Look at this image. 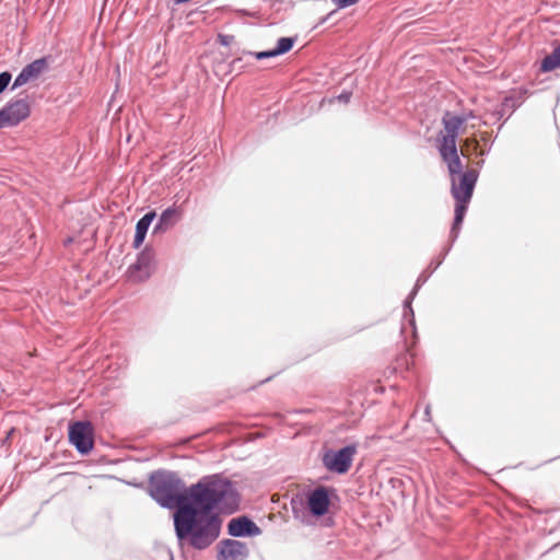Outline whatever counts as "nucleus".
Here are the masks:
<instances>
[{
    "label": "nucleus",
    "mask_w": 560,
    "mask_h": 560,
    "mask_svg": "<svg viewBox=\"0 0 560 560\" xmlns=\"http://www.w3.org/2000/svg\"><path fill=\"white\" fill-rule=\"evenodd\" d=\"M293 46V39L290 37H281L278 40L277 47L272 50L268 51H260L257 52L255 56L257 59H264L269 57H275L281 54L288 52Z\"/></svg>",
    "instance_id": "dca6fc26"
},
{
    "label": "nucleus",
    "mask_w": 560,
    "mask_h": 560,
    "mask_svg": "<svg viewBox=\"0 0 560 560\" xmlns=\"http://www.w3.org/2000/svg\"><path fill=\"white\" fill-rule=\"evenodd\" d=\"M330 499L325 487H317L307 497V506L313 515L322 516L328 512Z\"/></svg>",
    "instance_id": "1a4fd4ad"
},
{
    "label": "nucleus",
    "mask_w": 560,
    "mask_h": 560,
    "mask_svg": "<svg viewBox=\"0 0 560 560\" xmlns=\"http://www.w3.org/2000/svg\"><path fill=\"white\" fill-rule=\"evenodd\" d=\"M478 177V170L468 167L466 171H464L463 174L451 178V194L455 200V218L453 230L458 229L464 220Z\"/></svg>",
    "instance_id": "20e7f679"
},
{
    "label": "nucleus",
    "mask_w": 560,
    "mask_h": 560,
    "mask_svg": "<svg viewBox=\"0 0 560 560\" xmlns=\"http://www.w3.org/2000/svg\"><path fill=\"white\" fill-rule=\"evenodd\" d=\"M154 256L151 252H142L137 261L128 269L130 280L140 282L147 280L154 271Z\"/></svg>",
    "instance_id": "6e6552de"
},
{
    "label": "nucleus",
    "mask_w": 560,
    "mask_h": 560,
    "mask_svg": "<svg viewBox=\"0 0 560 560\" xmlns=\"http://www.w3.org/2000/svg\"><path fill=\"white\" fill-rule=\"evenodd\" d=\"M560 68V48L555 49L550 55L546 56L540 65L542 72H549Z\"/></svg>",
    "instance_id": "f3484780"
},
{
    "label": "nucleus",
    "mask_w": 560,
    "mask_h": 560,
    "mask_svg": "<svg viewBox=\"0 0 560 560\" xmlns=\"http://www.w3.org/2000/svg\"><path fill=\"white\" fill-rule=\"evenodd\" d=\"M182 218V210L178 208H167L160 217L158 224L154 226V233L165 232L174 226Z\"/></svg>",
    "instance_id": "4468645a"
},
{
    "label": "nucleus",
    "mask_w": 560,
    "mask_h": 560,
    "mask_svg": "<svg viewBox=\"0 0 560 560\" xmlns=\"http://www.w3.org/2000/svg\"><path fill=\"white\" fill-rule=\"evenodd\" d=\"M11 81V74L9 72L0 73V93L4 91Z\"/></svg>",
    "instance_id": "a211bd4d"
},
{
    "label": "nucleus",
    "mask_w": 560,
    "mask_h": 560,
    "mask_svg": "<svg viewBox=\"0 0 560 560\" xmlns=\"http://www.w3.org/2000/svg\"><path fill=\"white\" fill-rule=\"evenodd\" d=\"M233 40V36H230V35H223V34H220L218 36V42L223 45V46H228L231 44V42Z\"/></svg>",
    "instance_id": "aec40b11"
},
{
    "label": "nucleus",
    "mask_w": 560,
    "mask_h": 560,
    "mask_svg": "<svg viewBox=\"0 0 560 560\" xmlns=\"http://www.w3.org/2000/svg\"><path fill=\"white\" fill-rule=\"evenodd\" d=\"M467 118L446 112L442 118L443 128L436 138V147L442 161L446 164L450 179L463 174V161L457 149V137L465 132Z\"/></svg>",
    "instance_id": "7ed1b4c3"
},
{
    "label": "nucleus",
    "mask_w": 560,
    "mask_h": 560,
    "mask_svg": "<svg viewBox=\"0 0 560 560\" xmlns=\"http://www.w3.org/2000/svg\"><path fill=\"white\" fill-rule=\"evenodd\" d=\"M150 494L162 506L174 509V525L179 539L187 538L194 528L198 515L187 502V490L182 481L172 475H160L150 481Z\"/></svg>",
    "instance_id": "f03ea898"
},
{
    "label": "nucleus",
    "mask_w": 560,
    "mask_h": 560,
    "mask_svg": "<svg viewBox=\"0 0 560 560\" xmlns=\"http://www.w3.org/2000/svg\"><path fill=\"white\" fill-rule=\"evenodd\" d=\"M248 555L246 544L228 539L222 542L219 560H244Z\"/></svg>",
    "instance_id": "9b49d317"
},
{
    "label": "nucleus",
    "mask_w": 560,
    "mask_h": 560,
    "mask_svg": "<svg viewBox=\"0 0 560 560\" xmlns=\"http://www.w3.org/2000/svg\"><path fill=\"white\" fill-rule=\"evenodd\" d=\"M69 442L81 454H88L94 446V428L89 421H77L69 424Z\"/></svg>",
    "instance_id": "39448f33"
},
{
    "label": "nucleus",
    "mask_w": 560,
    "mask_h": 560,
    "mask_svg": "<svg viewBox=\"0 0 560 560\" xmlns=\"http://www.w3.org/2000/svg\"><path fill=\"white\" fill-rule=\"evenodd\" d=\"M155 217H156L155 212L154 211H150L147 214H144L137 222L136 234H135V240H133V246L136 248L140 247L141 244L143 243L145 234L148 232V229H149L150 224L152 223V221L154 220Z\"/></svg>",
    "instance_id": "2eb2a0df"
},
{
    "label": "nucleus",
    "mask_w": 560,
    "mask_h": 560,
    "mask_svg": "<svg viewBox=\"0 0 560 560\" xmlns=\"http://www.w3.org/2000/svg\"><path fill=\"white\" fill-rule=\"evenodd\" d=\"M47 68L46 58H39L25 66L20 74L15 78L13 89L22 86L32 80L37 79Z\"/></svg>",
    "instance_id": "9d476101"
},
{
    "label": "nucleus",
    "mask_w": 560,
    "mask_h": 560,
    "mask_svg": "<svg viewBox=\"0 0 560 560\" xmlns=\"http://www.w3.org/2000/svg\"><path fill=\"white\" fill-rule=\"evenodd\" d=\"M238 493L232 483L219 475L201 478L187 490V502L194 509L198 518L189 533L190 544L203 549L211 545L220 534L221 521L211 514L215 508L225 513H233L238 508Z\"/></svg>",
    "instance_id": "f257e3e1"
},
{
    "label": "nucleus",
    "mask_w": 560,
    "mask_h": 560,
    "mask_svg": "<svg viewBox=\"0 0 560 560\" xmlns=\"http://www.w3.org/2000/svg\"><path fill=\"white\" fill-rule=\"evenodd\" d=\"M350 93H342L338 96V100L343 103H348L350 101Z\"/></svg>",
    "instance_id": "412c9836"
},
{
    "label": "nucleus",
    "mask_w": 560,
    "mask_h": 560,
    "mask_svg": "<svg viewBox=\"0 0 560 560\" xmlns=\"http://www.w3.org/2000/svg\"><path fill=\"white\" fill-rule=\"evenodd\" d=\"M332 3L342 9L355 4L359 0H331Z\"/></svg>",
    "instance_id": "6ab92c4d"
},
{
    "label": "nucleus",
    "mask_w": 560,
    "mask_h": 560,
    "mask_svg": "<svg viewBox=\"0 0 560 560\" xmlns=\"http://www.w3.org/2000/svg\"><path fill=\"white\" fill-rule=\"evenodd\" d=\"M229 534L231 536L240 537L244 535H252L258 532V527L254 522L247 517H238L230 521L228 525Z\"/></svg>",
    "instance_id": "ddd939ff"
},
{
    "label": "nucleus",
    "mask_w": 560,
    "mask_h": 560,
    "mask_svg": "<svg viewBox=\"0 0 560 560\" xmlns=\"http://www.w3.org/2000/svg\"><path fill=\"white\" fill-rule=\"evenodd\" d=\"M31 114V106L26 100H15L8 103L0 110V129L13 127L25 120Z\"/></svg>",
    "instance_id": "0eeeda50"
},
{
    "label": "nucleus",
    "mask_w": 560,
    "mask_h": 560,
    "mask_svg": "<svg viewBox=\"0 0 560 560\" xmlns=\"http://www.w3.org/2000/svg\"><path fill=\"white\" fill-rule=\"evenodd\" d=\"M460 153L466 158H471L472 155L479 158L475 162L479 167H481L485 163L483 155L486 154V151L480 147L479 140L475 135L467 137L462 141Z\"/></svg>",
    "instance_id": "f8f14e48"
},
{
    "label": "nucleus",
    "mask_w": 560,
    "mask_h": 560,
    "mask_svg": "<svg viewBox=\"0 0 560 560\" xmlns=\"http://www.w3.org/2000/svg\"><path fill=\"white\" fill-rule=\"evenodd\" d=\"M357 453L354 445L346 446L339 451H327L323 456V464L329 470L338 474H346Z\"/></svg>",
    "instance_id": "423d86ee"
}]
</instances>
